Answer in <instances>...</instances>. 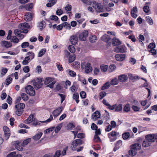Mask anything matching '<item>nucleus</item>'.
Segmentation results:
<instances>
[{
	"mask_svg": "<svg viewBox=\"0 0 157 157\" xmlns=\"http://www.w3.org/2000/svg\"><path fill=\"white\" fill-rule=\"evenodd\" d=\"M69 50L72 53H74L75 52V48L73 45H69L68 47Z\"/></svg>",
	"mask_w": 157,
	"mask_h": 157,
	"instance_id": "nucleus-44",
	"label": "nucleus"
},
{
	"mask_svg": "<svg viewBox=\"0 0 157 157\" xmlns=\"http://www.w3.org/2000/svg\"><path fill=\"white\" fill-rule=\"evenodd\" d=\"M143 10L144 12L146 13H148L149 11V7L146 6L143 7Z\"/></svg>",
	"mask_w": 157,
	"mask_h": 157,
	"instance_id": "nucleus-62",
	"label": "nucleus"
},
{
	"mask_svg": "<svg viewBox=\"0 0 157 157\" xmlns=\"http://www.w3.org/2000/svg\"><path fill=\"white\" fill-rule=\"evenodd\" d=\"M149 142L148 140L144 141L142 144V146L144 147H147L150 145Z\"/></svg>",
	"mask_w": 157,
	"mask_h": 157,
	"instance_id": "nucleus-43",
	"label": "nucleus"
},
{
	"mask_svg": "<svg viewBox=\"0 0 157 157\" xmlns=\"http://www.w3.org/2000/svg\"><path fill=\"white\" fill-rule=\"evenodd\" d=\"M101 39L103 41L106 42H108L111 41V39L109 36L106 34L103 35L101 37Z\"/></svg>",
	"mask_w": 157,
	"mask_h": 157,
	"instance_id": "nucleus-19",
	"label": "nucleus"
},
{
	"mask_svg": "<svg viewBox=\"0 0 157 157\" xmlns=\"http://www.w3.org/2000/svg\"><path fill=\"white\" fill-rule=\"evenodd\" d=\"M88 32L87 30H85L79 34V38L80 40L85 41L86 40V38L88 36Z\"/></svg>",
	"mask_w": 157,
	"mask_h": 157,
	"instance_id": "nucleus-5",
	"label": "nucleus"
},
{
	"mask_svg": "<svg viewBox=\"0 0 157 157\" xmlns=\"http://www.w3.org/2000/svg\"><path fill=\"white\" fill-rule=\"evenodd\" d=\"M23 112V109H17V110L16 111V113L18 116H20L22 113Z\"/></svg>",
	"mask_w": 157,
	"mask_h": 157,
	"instance_id": "nucleus-52",
	"label": "nucleus"
},
{
	"mask_svg": "<svg viewBox=\"0 0 157 157\" xmlns=\"http://www.w3.org/2000/svg\"><path fill=\"white\" fill-rule=\"evenodd\" d=\"M94 142H101V140L99 137L96 135H95L94 137Z\"/></svg>",
	"mask_w": 157,
	"mask_h": 157,
	"instance_id": "nucleus-50",
	"label": "nucleus"
},
{
	"mask_svg": "<svg viewBox=\"0 0 157 157\" xmlns=\"http://www.w3.org/2000/svg\"><path fill=\"white\" fill-rule=\"evenodd\" d=\"M125 55L123 54H117L115 56V57L117 60L122 61L125 59Z\"/></svg>",
	"mask_w": 157,
	"mask_h": 157,
	"instance_id": "nucleus-10",
	"label": "nucleus"
},
{
	"mask_svg": "<svg viewBox=\"0 0 157 157\" xmlns=\"http://www.w3.org/2000/svg\"><path fill=\"white\" fill-rule=\"evenodd\" d=\"M146 21L150 25H152L153 24V21L151 17L148 16L146 17Z\"/></svg>",
	"mask_w": 157,
	"mask_h": 157,
	"instance_id": "nucleus-37",
	"label": "nucleus"
},
{
	"mask_svg": "<svg viewBox=\"0 0 157 157\" xmlns=\"http://www.w3.org/2000/svg\"><path fill=\"white\" fill-rule=\"evenodd\" d=\"M63 125V123H61L57 126L55 128V131L56 133H57L61 129Z\"/></svg>",
	"mask_w": 157,
	"mask_h": 157,
	"instance_id": "nucleus-36",
	"label": "nucleus"
},
{
	"mask_svg": "<svg viewBox=\"0 0 157 157\" xmlns=\"http://www.w3.org/2000/svg\"><path fill=\"white\" fill-rule=\"evenodd\" d=\"M68 146H66V147H65V148H64L63 149V150L62 151V153L61 154V155L63 156H64V155H66V151H67V150L68 149Z\"/></svg>",
	"mask_w": 157,
	"mask_h": 157,
	"instance_id": "nucleus-57",
	"label": "nucleus"
},
{
	"mask_svg": "<svg viewBox=\"0 0 157 157\" xmlns=\"http://www.w3.org/2000/svg\"><path fill=\"white\" fill-rule=\"evenodd\" d=\"M108 67V66L107 65L101 66V71L105 72L107 70Z\"/></svg>",
	"mask_w": 157,
	"mask_h": 157,
	"instance_id": "nucleus-49",
	"label": "nucleus"
},
{
	"mask_svg": "<svg viewBox=\"0 0 157 157\" xmlns=\"http://www.w3.org/2000/svg\"><path fill=\"white\" fill-rule=\"evenodd\" d=\"M75 56L74 54L72 56H70L69 58V62L70 63L73 62L75 59Z\"/></svg>",
	"mask_w": 157,
	"mask_h": 157,
	"instance_id": "nucleus-47",
	"label": "nucleus"
},
{
	"mask_svg": "<svg viewBox=\"0 0 157 157\" xmlns=\"http://www.w3.org/2000/svg\"><path fill=\"white\" fill-rule=\"evenodd\" d=\"M18 27L20 29H27L31 28L29 25L26 22L21 23L19 25Z\"/></svg>",
	"mask_w": 157,
	"mask_h": 157,
	"instance_id": "nucleus-8",
	"label": "nucleus"
},
{
	"mask_svg": "<svg viewBox=\"0 0 157 157\" xmlns=\"http://www.w3.org/2000/svg\"><path fill=\"white\" fill-rule=\"evenodd\" d=\"M31 141V139L28 138L25 140L23 142L22 144L24 147L29 142Z\"/></svg>",
	"mask_w": 157,
	"mask_h": 157,
	"instance_id": "nucleus-48",
	"label": "nucleus"
},
{
	"mask_svg": "<svg viewBox=\"0 0 157 157\" xmlns=\"http://www.w3.org/2000/svg\"><path fill=\"white\" fill-rule=\"evenodd\" d=\"M122 105L121 104H119L117 105H116V107L115 108V112H120L122 110Z\"/></svg>",
	"mask_w": 157,
	"mask_h": 157,
	"instance_id": "nucleus-30",
	"label": "nucleus"
},
{
	"mask_svg": "<svg viewBox=\"0 0 157 157\" xmlns=\"http://www.w3.org/2000/svg\"><path fill=\"white\" fill-rule=\"evenodd\" d=\"M110 83L109 82H107L105 83L103 86L101 87V90H104L108 89L110 86Z\"/></svg>",
	"mask_w": 157,
	"mask_h": 157,
	"instance_id": "nucleus-31",
	"label": "nucleus"
},
{
	"mask_svg": "<svg viewBox=\"0 0 157 157\" xmlns=\"http://www.w3.org/2000/svg\"><path fill=\"white\" fill-rule=\"evenodd\" d=\"M57 0H48V3L46 4V6L50 7L55 4Z\"/></svg>",
	"mask_w": 157,
	"mask_h": 157,
	"instance_id": "nucleus-21",
	"label": "nucleus"
},
{
	"mask_svg": "<svg viewBox=\"0 0 157 157\" xmlns=\"http://www.w3.org/2000/svg\"><path fill=\"white\" fill-rule=\"evenodd\" d=\"M14 33L16 35L20 37L21 39L24 38V35L21 34L22 32L21 31V30H14Z\"/></svg>",
	"mask_w": 157,
	"mask_h": 157,
	"instance_id": "nucleus-26",
	"label": "nucleus"
},
{
	"mask_svg": "<svg viewBox=\"0 0 157 157\" xmlns=\"http://www.w3.org/2000/svg\"><path fill=\"white\" fill-rule=\"evenodd\" d=\"M15 146L16 148L18 150L22 151L23 149V145L19 141H16L14 142Z\"/></svg>",
	"mask_w": 157,
	"mask_h": 157,
	"instance_id": "nucleus-7",
	"label": "nucleus"
},
{
	"mask_svg": "<svg viewBox=\"0 0 157 157\" xmlns=\"http://www.w3.org/2000/svg\"><path fill=\"white\" fill-rule=\"evenodd\" d=\"M54 80V78L51 77H47L44 80V83L45 85L49 84Z\"/></svg>",
	"mask_w": 157,
	"mask_h": 157,
	"instance_id": "nucleus-27",
	"label": "nucleus"
},
{
	"mask_svg": "<svg viewBox=\"0 0 157 157\" xmlns=\"http://www.w3.org/2000/svg\"><path fill=\"white\" fill-rule=\"evenodd\" d=\"M16 155V153L15 152H13L8 154L6 157H14Z\"/></svg>",
	"mask_w": 157,
	"mask_h": 157,
	"instance_id": "nucleus-59",
	"label": "nucleus"
},
{
	"mask_svg": "<svg viewBox=\"0 0 157 157\" xmlns=\"http://www.w3.org/2000/svg\"><path fill=\"white\" fill-rule=\"evenodd\" d=\"M32 18V15L31 13H28L25 15L24 19L26 21H30Z\"/></svg>",
	"mask_w": 157,
	"mask_h": 157,
	"instance_id": "nucleus-20",
	"label": "nucleus"
},
{
	"mask_svg": "<svg viewBox=\"0 0 157 157\" xmlns=\"http://www.w3.org/2000/svg\"><path fill=\"white\" fill-rule=\"evenodd\" d=\"M118 134L117 133L113 131L110 133H109V134H108V135L109 137H110V136H111L112 137H114L117 135Z\"/></svg>",
	"mask_w": 157,
	"mask_h": 157,
	"instance_id": "nucleus-46",
	"label": "nucleus"
},
{
	"mask_svg": "<svg viewBox=\"0 0 157 157\" xmlns=\"http://www.w3.org/2000/svg\"><path fill=\"white\" fill-rule=\"evenodd\" d=\"M81 0L83 3L87 5H91L97 12H102L103 11V6L97 2L91 0Z\"/></svg>",
	"mask_w": 157,
	"mask_h": 157,
	"instance_id": "nucleus-1",
	"label": "nucleus"
},
{
	"mask_svg": "<svg viewBox=\"0 0 157 157\" xmlns=\"http://www.w3.org/2000/svg\"><path fill=\"white\" fill-rule=\"evenodd\" d=\"M63 27L66 29H71V26L70 24L67 22H64L63 23Z\"/></svg>",
	"mask_w": 157,
	"mask_h": 157,
	"instance_id": "nucleus-35",
	"label": "nucleus"
},
{
	"mask_svg": "<svg viewBox=\"0 0 157 157\" xmlns=\"http://www.w3.org/2000/svg\"><path fill=\"white\" fill-rule=\"evenodd\" d=\"M46 25V23L44 21H41L38 26L39 27V28L40 29H44Z\"/></svg>",
	"mask_w": 157,
	"mask_h": 157,
	"instance_id": "nucleus-29",
	"label": "nucleus"
},
{
	"mask_svg": "<svg viewBox=\"0 0 157 157\" xmlns=\"http://www.w3.org/2000/svg\"><path fill=\"white\" fill-rule=\"evenodd\" d=\"M29 43L27 42H25L21 44V47L22 48H25L29 46Z\"/></svg>",
	"mask_w": 157,
	"mask_h": 157,
	"instance_id": "nucleus-56",
	"label": "nucleus"
},
{
	"mask_svg": "<svg viewBox=\"0 0 157 157\" xmlns=\"http://www.w3.org/2000/svg\"><path fill=\"white\" fill-rule=\"evenodd\" d=\"M85 72L86 73H88L92 71V68L89 63H87L85 67Z\"/></svg>",
	"mask_w": 157,
	"mask_h": 157,
	"instance_id": "nucleus-13",
	"label": "nucleus"
},
{
	"mask_svg": "<svg viewBox=\"0 0 157 157\" xmlns=\"http://www.w3.org/2000/svg\"><path fill=\"white\" fill-rule=\"evenodd\" d=\"M45 49H42L39 52L38 56L39 57H41L43 56L45 53L46 52Z\"/></svg>",
	"mask_w": 157,
	"mask_h": 157,
	"instance_id": "nucleus-39",
	"label": "nucleus"
},
{
	"mask_svg": "<svg viewBox=\"0 0 157 157\" xmlns=\"http://www.w3.org/2000/svg\"><path fill=\"white\" fill-rule=\"evenodd\" d=\"M128 154L130 156H134L136 154V151L132 147H131V150L128 151Z\"/></svg>",
	"mask_w": 157,
	"mask_h": 157,
	"instance_id": "nucleus-28",
	"label": "nucleus"
},
{
	"mask_svg": "<svg viewBox=\"0 0 157 157\" xmlns=\"http://www.w3.org/2000/svg\"><path fill=\"white\" fill-rule=\"evenodd\" d=\"M43 81V78L37 79L36 80H33L32 82L33 85L36 90L40 88L43 85L42 82Z\"/></svg>",
	"mask_w": 157,
	"mask_h": 157,
	"instance_id": "nucleus-2",
	"label": "nucleus"
},
{
	"mask_svg": "<svg viewBox=\"0 0 157 157\" xmlns=\"http://www.w3.org/2000/svg\"><path fill=\"white\" fill-rule=\"evenodd\" d=\"M118 81L117 78L112 79L111 81L110 84L112 85H115L118 84Z\"/></svg>",
	"mask_w": 157,
	"mask_h": 157,
	"instance_id": "nucleus-42",
	"label": "nucleus"
},
{
	"mask_svg": "<svg viewBox=\"0 0 157 157\" xmlns=\"http://www.w3.org/2000/svg\"><path fill=\"white\" fill-rule=\"evenodd\" d=\"M75 127V126L72 123L67 124V129H72Z\"/></svg>",
	"mask_w": 157,
	"mask_h": 157,
	"instance_id": "nucleus-54",
	"label": "nucleus"
},
{
	"mask_svg": "<svg viewBox=\"0 0 157 157\" xmlns=\"http://www.w3.org/2000/svg\"><path fill=\"white\" fill-rule=\"evenodd\" d=\"M124 111L125 112H128L130 110V106L129 104H127L124 108Z\"/></svg>",
	"mask_w": 157,
	"mask_h": 157,
	"instance_id": "nucleus-38",
	"label": "nucleus"
},
{
	"mask_svg": "<svg viewBox=\"0 0 157 157\" xmlns=\"http://www.w3.org/2000/svg\"><path fill=\"white\" fill-rule=\"evenodd\" d=\"M33 115H30L29 117L24 121V123L26 124H29L31 123L33 121Z\"/></svg>",
	"mask_w": 157,
	"mask_h": 157,
	"instance_id": "nucleus-23",
	"label": "nucleus"
},
{
	"mask_svg": "<svg viewBox=\"0 0 157 157\" xmlns=\"http://www.w3.org/2000/svg\"><path fill=\"white\" fill-rule=\"evenodd\" d=\"M96 37L94 35H91L89 37V40L91 43L95 42L97 40Z\"/></svg>",
	"mask_w": 157,
	"mask_h": 157,
	"instance_id": "nucleus-34",
	"label": "nucleus"
},
{
	"mask_svg": "<svg viewBox=\"0 0 157 157\" xmlns=\"http://www.w3.org/2000/svg\"><path fill=\"white\" fill-rule=\"evenodd\" d=\"M11 41L15 43H17L19 41V39L16 36H13L11 40Z\"/></svg>",
	"mask_w": 157,
	"mask_h": 157,
	"instance_id": "nucleus-51",
	"label": "nucleus"
},
{
	"mask_svg": "<svg viewBox=\"0 0 157 157\" xmlns=\"http://www.w3.org/2000/svg\"><path fill=\"white\" fill-rule=\"evenodd\" d=\"M23 70L25 72L28 73L29 71V67L28 66H25L23 68Z\"/></svg>",
	"mask_w": 157,
	"mask_h": 157,
	"instance_id": "nucleus-61",
	"label": "nucleus"
},
{
	"mask_svg": "<svg viewBox=\"0 0 157 157\" xmlns=\"http://www.w3.org/2000/svg\"><path fill=\"white\" fill-rule=\"evenodd\" d=\"M116 66L115 65L113 64L109 66V71L110 72L113 71L115 69Z\"/></svg>",
	"mask_w": 157,
	"mask_h": 157,
	"instance_id": "nucleus-55",
	"label": "nucleus"
},
{
	"mask_svg": "<svg viewBox=\"0 0 157 157\" xmlns=\"http://www.w3.org/2000/svg\"><path fill=\"white\" fill-rule=\"evenodd\" d=\"M112 42L113 46L118 45L121 44V42L119 40L115 37L113 39Z\"/></svg>",
	"mask_w": 157,
	"mask_h": 157,
	"instance_id": "nucleus-16",
	"label": "nucleus"
},
{
	"mask_svg": "<svg viewBox=\"0 0 157 157\" xmlns=\"http://www.w3.org/2000/svg\"><path fill=\"white\" fill-rule=\"evenodd\" d=\"M100 116V113L99 111H96L93 114L91 117L92 119L96 120L97 119L99 118Z\"/></svg>",
	"mask_w": 157,
	"mask_h": 157,
	"instance_id": "nucleus-14",
	"label": "nucleus"
},
{
	"mask_svg": "<svg viewBox=\"0 0 157 157\" xmlns=\"http://www.w3.org/2000/svg\"><path fill=\"white\" fill-rule=\"evenodd\" d=\"M2 46L7 48L10 47L12 46V44L10 42L5 41L2 42Z\"/></svg>",
	"mask_w": 157,
	"mask_h": 157,
	"instance_id": "nucleus-22",
	"label": "nucleus"
},
{
	"mask_svg": "<svg viewBox=\"0 0 157 157\" xmlns=\"http://www.w3.org/2000/svg\"><path fill=\"white\" fill-rule=\"evenodd\" d=\"M7 69L6 68H2V70L1 74L2 76L4 75L7 71Z\"/></svg>",
	"mask_w": 157,
	"mask_h": 157,
	"instance_id": "nucleus-63",
	"label": "nucleus"
},
{
	"mask_svg": "<svg viewBox=\"0 0 157 157\" xmlns=\"http://www.w3.org/2000/svg\"><path fill=\"white\" fill-rule=\"evenodd\" d=\"M106 93L105 92L102 91L100 93V96L101 97L100 99H102L106 95Z\"/></svg>",
	"mask_w": 157,
	"mask_h": 157,
	"instance_id": "nucleus-58",
	"label": "nucleus"
},
{
	"mask_svg": "<svg viewBox=\"0 0 157 157\" xmlns=\"http://www.w3.org/2000/svg\"><path fill=\"white\" fill-rule=\"evenodd\" d=\"M27 55L28 56L26 57V59H27L28 60L32 59L34 58L35 56L34 53L31 52H28Z\"/></svg>",
	"mask_w": 157,
	"mask_h": 157,
	"instance_id": "nucleus-18",
	"label": "nucleus"
},
{
	"mask_svg": "<svg viewBox=\"0 0 157 157\" xmlns=\"http://www.w3.org/2000/svg\"><path fill=\"white\" fill-rule=\"evenodd\" d=\"M82 144V141L81 139H77L74 141L72 143L73 148H75L78 145H80Z\"/></svg>",
	"mask_w": 157,
	"mask_h": 157,
	"instance_id": "nucleus-12",
	"label": "nucleus"
},
{
	"mask_svg": "<svg viewBox=\"0 0 157 157\" xmlns=\"http://www.w3.org/2000/svg\"><path fill=\"white\" fill-rule=\"evenodd\" d=\"M127 76L125 75H122L118 76V79L121 82H124L127 79Z\"/></svg>",
	"mask_w": 157,
	"mask_h": 157,
	"instance_id": "nucleus-15",
	"label": "nucleus"
},
{
	"mask_svg": "<svg viewBox=\"0 0 157 157\" xmlns=\"http://www.w3.org/2000/svg\"><path fill=\"white\" fill-rule=\"evenodd\" d=\"M132 108L133 110L135 112L139 111L140 108L136 106L132 105Z\"/></svg>",
	"mask_w": 157,
	"mask_h": 157,
	"instance_id": "nucleus-64",
	"label": "nucleus"
},
{
	"mask_svg": "<svg viewBox=\"0 0 157 157\" xmlns=\"http://www.w3.org/2000/svg\"><path fill=\"white\" fill-rule=\"evenodd\" d=\"M145 138L150 142H154L155 140V135L149 134L146 135Z\"/></svg>",
	"mask_w": 157,
	"mask_h": 157,
	"instance_id": "nucleus-11",
	"label": "nucleus"
},
{
	"mask_svg": "<svg viewBox=\"0 0 157 157\" xmlns=\"http://www.w3.org/2000/svg\"><path fill=\"white\" fill-rule=\"evenodd\" d=\"M129 76L130 79L135 81L138 80L140 78V77L137 76H133L132 74L129 75Z\"/></svg>",
	"mask_w": 157,
	"mask_h": 157,
	"instance_id": "nucleus-33",
	"label": "nucleus"
},
{
	"mask_svg": "<svg viewBox=\"0 0 157 157\" xmlns=\"http://www.w3.org/2000/svg\"><path fill=\"white\" fill-rule=\"evenodd\" d=\"M25 90L27 94L30 96H34L35 94V91L34 88L31 85H28L25 88Z\"/></svg>",
	"mask_w": 157,
	"mask_h": 157,
	"instance_id": "nucleus-3",
	"label": "nucleus"
},
{
	"mask_svg": "<svg viewBox=\"0 0 157 157\" xmlns=\"http://www.w3.org/2000/svg\"><path fill=\"white\" fill-rule=\"evenodd\" d=\"M61 155V151L60 150H57L55 152L53 157H59Z\"/></svg>",
	"mask_w": 157,
	"mask_h": 157,
	"instance_id": "nucleus-40",
	"label": "nucleus"
},
{
	"mask_svg": "<svg viewBox=\"0 0 157 157\" xmlns=\"http://www.w3.org/2000/svg\"><path fill=\"white\" fill-rule=\"evenodd\" d=\"M129 133L128 132H126L122 134V137L124 140L127 139L129 136Z\"/></svg>",
	"mask_w": 157,
	"mask_h": 157,
	"instance_id": "nucleus-53",
	"label": "nucleus"
},
{
	"mask_svg": "<svg viewBox=\"0 0 157 157\" xmlns=\"http://www.w3.org/2000/svg\"><path fill=\"white\" fill-rule=\"evenodd\" d=\"M126 48L125 46L121 45L115 48L114 51L117 53H124L126 52Z\"/></svg>",
	"mask_w": 157,
	"mask_h": 157,
	"instance_id": "nucleus-4",
	"label": "nucleus"
},
{
	"mask_svg": "<svg viewBox=\"0 0 157 157\" xmlns=\"http://www.w3.org/2000/svg\"><path fill=\"white\" fill-rule=\"evenodd\" d=\"M63 110V107L62 106L59 107L57 109L54 110L52 113V114L54 117H56L58 116L62 111Z\"/></svg>",
	"mask_w": 157,
	"mask_h": 157,
	"instance_id": "nucleus-6",
	"label": "nucleus"
},
{
	"mask_svg": "<svg viewBox=\"0 0 157 157\" xmlns=\"http://www.w3.org/2000/svg\"><path fill=\"white\" fill-rule=\"evenodd\" d=\"M10 133H4L3 136L4 140H8L10 136Z\"/></svg>",
	"mask_w": 157,
	"mask_h": 157,
	"instance_id": "nucleus-41",
	"label": "nucleus"
},
{
	"mask_svg": "<svg viewBox=\"0 0 157 157\" xmlns=\"http://www.w3.org/2000/svg\"><path fill=\"white\" fill-rule=\"evenodd\" d=\"M91 128L93 130H96L97 129L98 126L94 123H92L91 125Z\"/></svg>",
	"mask_w": 157,
	"mask_h": 157,
	"instance_id": "nucleus-60",
	"label": "nucleus"
},
{
	"mask_svg": "<svg viewBox=\"0 0 157 157\" xmlns=\"http://www.w3.org/2000/svg\"><path fill=\"white\" fill-rule=\"evenodd\" d=\"M122 142L121 140H119L117 141V143L115 144V146L113 149V151H116L122 145Z\"/></svg>",
	"mask_w": 157,
	"mask_h": 157,
	"instance_id": "nucleus-17",
	"label": "nucleus"
},
{
	"mask_svg": "<svg viewBox=\"0 0 157 157\" xmlns=\"http://www.w3.org/2000/svg\"><path fill=\"white\" fill-rule=\"evenodd\" d=\"M131 147H132L136 151L137 150H140L141 147V145L139 143H136L132 145L131 146Z\"/></svg>",
	"mask_w": 157,
	"mask_h": 157,
	"instance_id": "nucleus-24",
	"label": "nucleus"
},
{
	"mask_svg": "<svg viewBox=\"0 0 157 157\" xmlns=\"http://www.w3.org/2000/svg\"><path fill=\"white\" fill-rule=\"evenodd\" d=\"M21 97L22 99L25 101H27L28 99V97L27 95L25 93L21 94Z\"/></svg>",
	"mask_w": 157,
	"mask_h": 157,
	"instance_id": "nucleus-45",
	"label": "nucleus"
},
{
	"mask_svg": "<svg viewBox=\"0 0 157 157\" xmlns=\"http://www.w3.org/2000/svg\"><path fill=\"white\" fill-rule=\"evenodd\" d=\"M25 106V104L24 103H19L17 105L15 106V108L17 109H23L24 108Z\"/></svg>",
	"mask_w": 157,
	"mask_h": 157,
	"instance_id": "nucleus-32",
	"label": "nucleus"
},
{
	"mask_svg": "<svg viewBox=\"0 0 157 157\" xmlns=\"http://www.w3.org/2000/svg\"><path fill=\"white\" fill-rule=\"evenodd\" d=\"M70 40L72 45H75L78 42V37L76 35H73L70 37Z\"/></svg>",
	"mask_w": 157,
	"mask_h": 157,
	"instance_id": "nucleus-9",
	"label": "nucleus"
},
{
	"mask_svg": "<svg viewBox=\"0 0 157 157\" xmlns=\"http://www.w3.org/2000/svg\"><path fill=\"white\" fill-rule=\"evenodd\" d=\"M42 135V132H39L38 134L33 137V139L35 140H37L40 138Z\"/></svg>",
	"mask_w": 157,
	"mask_h": 157,
	"instance_id": "nucleus-25",
	"label": "nucleus"
}]
</instances>
